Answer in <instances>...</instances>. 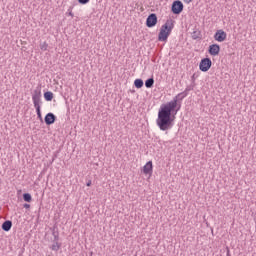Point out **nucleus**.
Listing matches in <instances>:
<instances>
[{
    "mask_svg": "<svg viewBox=\"0 0 256 256\" xmlns=\"http://www.w3.org/2000/svg\"><path fill=\"white\" fill-rule=\"evenodd\" d=\"M69 15H70L71 17H73V12H69Z\"/></svg>",
    "mask_w": 256,
    "mask_h": 256,
    "instance_id": "cd10ccee",
    "label": "nucleus"
},
{
    "mask_svg": "<svg viewBox=\"0 0 256 256\" xmlns=\"http://www.w3.org/2000/svg\"><path fill=\"white\" fill-rule=\"evenodd\" d=\"M36 113L38 119H40V121H43V116L41 115V108H36Z\"/></svg>",
    "mask_w": 256,
    "mask_h": 256,
    "instance_id": "6ab92c4d",
    "label": "nucleus"
},
{
    "mask_svg": "<svg viewBox=\"0 0 256 256\" xmlns=\"http://www.w3.org/2000/svg\"><path fill=\"white\" fill-rule=\"evenodd\" d=\"M52 235H53V237H55L56 235H59V232L53 231V232H52Z\"/></svg>",
    "mask_w": 256,
    "mask_h": 256,
    "instance_id": "393cba45",
    "label": "nucleus"
},
{
    "mask_svg": "<svg viewBox=\"0 0 256 256\" xmlns=\"http://www.w3.org/2000/svg\"><path fill=\"white\" fill-rule=\"evenodd\" d=\"M173 27H175V20L169 19L166 21L164 25L161 26L160 32L158 34V41L166 42L171 35V31H173Z\"/></svg>",
    "mask_w": 256,
    "mask_h": 256,
    "instance_id": "f03ea898",
    "label": "nucleus"
},
{
    "mask_svg": "<svg viewBox=\"0 0 256 256\" xmlns=\"http://www.w3.org/2000/svg\"><path fill=\"white\" fill-rule=\"evenodd\" d=\"M90 1L91 0H78V3H80V5H87Z\"/></svg>",
    "mask_w": 256,
    "mask_h": 256,
    "instance_id": "aec40b11",
    "label": "nucleus"
},
{
    "mask_svg": "<svg viewBox=\"0 0 256 256\" xmlns=\"http://www.w3.org/2000/svg\"><path fill=\"white\" fill-rule=\"evenodd\" d=\"M40 49H41V51H47V49H49V44H47V42L41 43Z\"/></svg>",
    "mask_w": 256,
    "mask_h": 256,
    "instance_id": "a211bd4d",
    "label": "nucleus"
},
{
    "mask_svg": "<svg viewBox=\"0 0 256 256\" xmlns=\"http://www.w3.org/2000/svg\"><path fill=\"white\" fill-rule=\"evenodd\" d=\"M44 121H45L46 125H53V123H55V121H57V116H55V114L49 112L48 114H46Z\"/></svg>",
    "mask_w": 256,
    "mask_h": 256,
    "instance_id": "1a4fd4ad",
    "label": "nucleus"
},
{
    "mask_svg": "<svg viewBox=\"0 0 256 256\" xmlns=\"http://www.w3.org/2000/svg\"><path fill=\"white\" fill-rule=\"evenodd\" d=\"M191 89L192 88L188 86V87H186V89L184 91H186V93H189V91H191Z\"/></svg>",
    "mask_w": 256,
    "mask_h": 256,
    "instance_id": "5701e85b",
    "label": "nucleus"
},
{
    "mask_svg": "<svg viewBox=\"0 0 256 256\" xmlns=\"http://www.w3.org/2000/svg\"><path fill=\"white\" fill-rule=\"evenodd\" d=\"M23 207H24V209H30V208H31V205H30V204L25 203V204L23 205Z\"/></svg>",
    "mask_w": 256,
    "mask_h": 256,
    "instance_id": "4be33fe9",
    "label": "nucleus"
},
{
    "mask_svg": "<svg viewBox=\"0 0 256 256\" xmlns=\"http://www.w3.org/2000/svg\"><path fill=\"white\" fill-rule=\"evenodd\" d=\"M155 25H157V14L152 13L146 19V26L151 28L155 27Z\"/></svg>",
    "mask_w": 256,
    "mask_h": 256,
    "instance_id": "423d86ee",
    "label": "nucleus"
},
{
    "mask_svg": "<svg viewBox=\"0 0 256 256\" xmlns=\"http://www.w3.org/2000/svg\"><path fill=\"white\" fill-rule=\"evenodd\" d=\"M214 39H215V41H218L219 43H223V41H225V39H227V32H225L223 30H218L214 34Z\"/></svg>",
    "mask_w": 256,
    "mask_h": 256,
    "instance_id": "6e6552de",
    "label": "nucleus"
},
{
    "mask_svg": "<svg viewBox=\"0 0 256 256\" xmlns=\"http://www.w3.org/2000/svg\"><path fill=\"white\" fill-rule=\"evenodd\" d=\"M227 256H231V255L229 254V250H227Z\"/></svg>",
    "mask_w": 256,
    "mask_h": 256,
    "instance_id": "c85d7f7f",
    "label": "nucleus"
},
{
    "mask_svg": "<svg viewBox=\"0 0 256 256\" xmlns=\"http://www.w3.org/2000/svg\"><path fill=\"white\" fill-rule=\"evenodd\" d=\"M211 65H213V62L211 61L210 58H203L200 61L199 69L203 73H207V71H209L211 69Z\"/></svg>",
    "mask_w": 256,
    "mask_h": 256,
    "instance_id": "7ed1b4c3",
    "label": "nucleus"
},
{
    "mask_svg": "<svg viewBox=\"0 0 256 256\" xmlns=\"http://www.w3.org/2000/svg\"><path fill=\"white\" fill-rule=\"evenodd\" d=\"M134 85H135L136 89H141V87H143V80H141V79H136V80L134 81Z\"/></svg>",
    "mask_w": 256,
    "mask_h": 256,
    "instance_id": "2eb2a0df",
    "label": "nucleus"
},
{
    "mask_svg": "<svg viewBox=\"0 0 256 256\" xmlns=\"http://www.w3.org/2000/svg\"><path fill=\"white\" fill-rule=\"evenodd\" d=\"M191 80L195 81V74L192 75Z\"/></svg>",
    "mask_w": 256,
    "mask_h": 256,
    "instance_id": "a878e982",
    "label": "nucleus"
},
{
    "mask_svg": "<svg viewBox=\"0 0 256 256\" xmlns=\"http://www.w3.org/2000/svg\"><path fill=\"white\" fill-rule=\"evenodd\" d=\"M19 256H22L21 254Z\"/></svg>",
    "mask_w": 256,
    "mask_h": 256,
    "instance_id": "c756f323",
    "label": "nucleus"
},
{
    "mask_svg": "<svg viewBox=\"0 0 256 256\" xmlns=\"http://www.w3.org/2000/svg\"><path fill=\"white\" fill-rule=\"evenodd\" d=\"M91 185H92V182H91V180H89V181L86 183V186H87V187H91Z\"/></svg>",
    "mask_w": 256,
    "mask_h": 256,
    "instance_id": "b1692460",
    "label": "nucleus"
},
{
    "mask_svg": "<svg viewBox=\"0 0 256 256\" xmlns=\"http://www.w3.org/2000/svg\"><path fill=\"white\" fill-rule=\"evenodd\" d=\"M189 93L183 91L177 94L170 102L162 104L158 111V118L156 119V124L159 127L160 131H169L173 129V117L171 115H177V112L181 109V104L179 101H182L187 97Z\"/></svg>",
    "mask_w": 256,
    "mask_h": 256,
    "instance_id": "f257e3e1",
    "label": "nucleus"
},
{
    "mask_svg": "<svg viewBox=\"0 0 256 256\" xmlns=\"http://www.w3.org/2000/svg\"><path fill=\"white\" fill-rule=\"evenodd\" d=\"M11 227H13V222L11 220H6L2 224V230L3 231H11Z\"/></svg>",
    "mask_w": 256,
    "mask_h": 256,
    "instance_id": "9b49d317",
    "label": "nucleus"
},
{
    "mask_svg": "<svg viewBox=\"0 0 256 256\" xmlns=\"http://www.w3.org/2000/svg\"><path fill=\"white\" fill-rule=\"evenodd\" d=\"M191 37L194 41H197V39H201V30L199 29H194L193 32L191 33Z\"/></svg>",
    "mask_w": 256,
    "mask_h": 256,
    "instance_id": "f8f14e48",
    "label": "nucleus"
},
{
    "mask_svg": "<svg viewBox=\"0 0 256 256\" xmlns=\"http://www.w3.org/2000/svg\"><path fill=\"white\" fill-rule=\"evenodd\" d=\"M171 11L174 15H180L183 12V2L176 0L172 3Z\"/></svg>",
    "mask_w": 256,
    "mask_h": 256,
    "instance_id": "39448f33",
    "label": "nucleus"
},
{
    "mask_svg": "<svg viewBox=\"0 0 256 256\" xmlns=\"http://www.w3.org/2000/svg\"><path fill=\"white\" fill-rule=\"evenodd\" d=\"M45 101H53V92L48 91L44 93Z\"/></svg>",
    "mask_w": 256,
    "mask_h": 256,
    "instance_id": "4468645a",
    "label": "nucleus"
},
{
    "mask_svg": "<svg viewBox=\"0 0 256 256\" xmlns=\"http://www.w3.org/2000/svg\"><path fill=\"white\" fill-rule=\"evenodd\" d=\"M221 51V46L219 44H212L209 46L208 53L212 55V57H217Z\"/></svg>",
    "mask_w": 256,
    "mask_h": 256,
    "instance_id": "0eeeda50",
    "label": "nucleus"
},
{
    "mask_svg": "<svg viewBox=\"0 0 256 256\" xmlns=\"http://www.w3.org/2000/svg\"><path fill=\"white\" fill-rule=\"evenodd\" d=\"M144 175H153V162L148 161L143 167Z\"/></svg>",
    "mask_w": 256,
    "mask_h": 256,
    "instance_id": "9d476101",
    "label": "nucleus"
},
{
    "mask_svg": "<svg viewBox=\"0 0 256 256\" xmlns=\"http://www.w3.org/2000/svg\"><path fill=\"white\" fill-rule=\"evenodd\" d=\"M32 101L35 109H41V104L43 103L41 101V91L35 90L32 95Z\"/></svg>",
    "mask_w": 256,
    "mask_h": 256,
    "instance_id": "20e7f679",
    "label": "nucleus"
},
{
    "mask_svg": "<svg viewBox=\"0 0 256 256\" xmlns=\"http://www.w3.org/2000/svg\"><path fill=\"white\" fill-rule=\"evenodd\" d=\"M51 249L52 251H59V249H61V244H59V242H54Z\"/></svg>",
    "mask_w": 256,
    "mask_h": 256,
    "instance_id": "dca6fc26",
    "label": "nucleus"
},
{
    "mask_svg": "<svg viewBox=\"0 0 256 256\" xmlns=\"http://www.w3.org/2000/svg\"><path fill=\"white\" fill-rule=\"evenodd\" d=\"M193 0H184L185 3H191Z\"/></svg>",
    "mask_w": 256,
    "mask_h": 256,
    "instance_id": "bb28decb",
    "label": "nucleus"
},
{
    "mask_svg": "<svg viewBox=\"0 0 256 256\" xmlns=\"http://www.w3.org/2000/svg\"><path fill=\"white\" fill-rule=\"evenodd\" d=\"M153 85H155V79L153 78H149L145 81V87L147 89H151V87H153Z\"/></svg>",
    "mask_w": 256,
    "mask_h": 256,
    "instance_id": "ddd939ff",
    "label": "nucleus"
},
{
    "mask_svg": "<svg viewBox=\"0 0 256 256\" xmlns=\"http://www.w3.org/2000/svg\"><path fill=\"white\" fill-rule=\"evenodd\" d=\"M54 243H59V235L54 236Z\"/></svg>",
    "mask_w": 256,
    "mask_h": 256,
    "instance_id": "412c9836",
    "label": "nucleus"
},
{
    "mask_svg": "<svg viewBox=\"0 0 256 256\" xmlns=\"http://www.w3.org/2000/svg\"><path fill=\"white\" fill-rule=\"evenodd\" d=\"M23 199H24V201H26L27 203H31V199H32L31 194H29V193H24V194H23Z\"/></svg>",
    "mask_w": 256,
    "mask_h": 256,
    "instance_id": "f3484780",
    "label": "nucleus"
}]
</instances>
